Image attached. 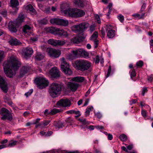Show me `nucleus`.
<instances>
[{
  "mask_svg": "<svg viewBox=\"0 0 153 153\" xmlns=\"http://www.w3.org/2000/svg\"><path fill=\"white\" fill-rule=\"evenodd\" d=\"M18 24L15 21L9 22L8 25L9 30L12 32H16L17 31L16 27Z\"/></svg>",
  "mask_w": 153,
  "mask_h": 153,
  "instance_id": "nucleus-16",
  "label": "nucleus"
},
{
  "mask_svg": "<svg viewBox=\"0 0 153 153\" xmlns=\"http://www.w3.org/2000/svg\"><path fill=\"white\" fill-rule=\"evenodd\" d=\"M44 57V55L42 54L41 53L38 52L36 53L34 58L36 60L39 61L42 59Z\"/></svg>",
  "mask_w": 153,
  "mask_h": 153,
  "instance_id": "nucleus-27",
  "label": "nucleus"
},
{
  "mask_svg": "<svg viewBox=\"0 0 153 153\" xmlns=\"http://www.w3.org/2000/svg\"><path fill=\"white\" fill-rule=\"evenodd\" d=\"M133 145L132 144H131L127 146L126 148L127 149L131 150L133 148Z\"/></svg>",
  "mask_w": 153,
  "mask_h": 153,
  "instance_id": "nucleus-55",
  "label": "nucleus"
},
{
  "mask_svg": "<svg viewBox=\"0 0 153 153\" xmlns=\"http://www.w3.org/2000/svg\"><path fill=\"white\" fill-rule=\"evenodd\" d=\"M34 83L40 89L45 88L48 85V80L42 76L36 77L35 79Z\"/></svg>",
  "mask_w": 153,
  "mask_h": 153,
  "instance_id": "nucleus-4",
  "label": "nucleus"
},
{
  "mask_svg": "<svg viewBox=\"0 0 153 153\" xmlns=\"http://www.w3.org/2000/svg\"><path fill=\"white\" fill-rule=\"evenodd\" d=\"M9 44L11 45L17 46L21 45V42L16 38H11L9 41Z\"/></svg>",
  "mask_w": 153,
  "mask_h": 153,
  "instance_id": "nucleus-19",
  "label": "nucleus"
},
{
  "mask_svg": "<svg viewBox=\"0 0 153 153\" xmlns=\"http://www.w3.org/2000/svg\"><path fill=\"white\" fill-rule=\"evenodd\" d=\"M136 75V74L134 69H133L132 70L130 74L131 78L133 79V78L135 77Z\"/></svg>",
  "mask_w": 153,
  "mask_h": 153,
  "instance_id": "nucleus-42",
  "label": "nucleus"
},
{
  "mask_svg": "<svg viewBox=\"0 0 153 153\" xmlns=\"http://www.w3.org/2000/svg\"><path fill=\"white\" fill-rule=\"evenodd\" d=\"M11 6L12 7H16L19 5V1L18 0H10Z\"/></svg>",
  "mask_w": 153,
  "mask_h": 153,
  "instance_id": "nucleus-31",
  "label": "nucleus"
},
{
  "mask_svg": "<svg viewBox=\"0 0 153 153\" xmlns=\"http://www.w3.org/2000/svg\"><path fill=\"white\" fill-rule=\"evenodd\" d=\"M95 28V26L94 25H91L89 27V31L91 33L93 32Z\"/></svg>",
  "mask_w": 153,
  "mask_h": 153,
  "instance_id": "nucleus-45",
  "label": "nucleus"
},
{
  "mask_svg": "<svg viewBox=\"0 0 153 153\" xmlns=\"http://www.w3.org/2000/svg\"><path fill=\"white\" fill-rule=\"evenodd\" d=\"M148 90L145 87L143 88L142 90V94L143 96H144L145 92H147Z\"/></svg>",
  "mask_w": 153,
  "mask_h": 153,
  "instance_id": "nucleus-54",
  "label": "nucleus"
},
{
  "mask_svg": "<svg viewBox=\"0 0 153 153\" xmlns=\"http://www.w3.org/2000/svg\"><path fill=\"white\" fill-rule=\"evenodd\" d=\"M133 16L136 18H138V19H141L140 18V15L138 14H133Z\"/></svg>",
  "mask_w": 153,
  "mask_h": 153,
  "instance_id": "nucleus-58",
  "label": "nucleus"
},
{
  "mask_svg": "<svg viewBox=\"0 0 153 153\" xmlns=\"http://www.w3.org/2000/svg\"><path fill=\"white\" fill-rule=\"evenodd\" d=\"M112 10V9H109L108 10V13L106 15V16H107V18L108 19L109 18V16L111 13Z\"/></svg>",
  "mask_w": 153,
  "mask_h": 153,
  "instance_id": "nucleus-62",
  "label": "nucleus"
},
{
  "mask_svg": "<svg viewBox=\"0 0 153 153\" xmlns=\"http://www.w3.org/2000/svg\"><path fill=\"white\" fill-rule=\"evenodd\" d=\"M23 31L25 35L27 34L28 35H30L31 34V27L28 25H25L23 27Z\"/></svg>",
  "mask_w": 153,
  "mask_h": 153,
  "instance_id": "nucleus-21",
  "label": "nucleus"
},
{
  "mask_svg": "<svg viewBox=\"0 0 153 153\" xmlns=\"http://www.w3.org/2000/svg\"><path fill=\"white\" fill-rule=\"evenodd\" d=\"M111 71V66L109 65V66L108 69V71L107 74L106 76V78L108 77L110 75Z\"/></svg>",
  "mask_w": 153,
  "mask_h": 153,
  "instance_id": "nucleus-51",
  "label": "nucleus"
},
{
  "mask_svg": "<svg viewBox=\"0 0 153 153\" xmlns=\"http://www.w3.org/2000/svg\"><path fill=\"white\" fill-rule=\"evenodd\" d=\"M61 54V51L53 48H48V54L52 58H56L59 57Z\"/></svg>",
  "mask_w": 153,
  "mask_h": 153,
  "instance_id": "nucleus-13",
  "label": "nucleus"
},
{
  "mask_svg": "<svg viewBox=\"0 0 153 153\" xmlns=\"http://www.w3.org/2000/svg\"><path fill=\"white\" fill-rule=\"evenodd\" d=\"M30 69V68L29 67L24 66L21 68L20 75L21 76H22L25 74L27 73L29 71Z\"/></svg>",
  "mask_w": 153,
  "mask_h": 153,
  "instance_id": "nucleus-22",
  "label": "nucleus"
},
{
  "mask_svg": "<svg viewBox=\"0 0 153 153\" xmlns=\"http://www.w3.org/2000/svg\"><path fill=\"white\" fill-rule=\"evenodd\" d=\"M143 65V62L142 61L140 60L137 62L136 65L137 67H141Z\"/></svg>",
  "mask_w": 153,
  "mask_h": 153,
  "instance_id": "nucleus-41",
  "label": "nucleus"
},
{
  "mask_svg": "<svg viewBox=\"0 0 153 153\" xmlns=\"http://www.w3.org/2000/svg\"><path fill=\"white\" fill-rule=\"evenodd\" d=\"M24 18V15L22 14H20L19 15L17 19L15 22L19 24L23 22Z\"/></svg>",
  "mask_w": 153,
  "mask_h": 153,
  "instance_id": "nucleus-28",
  "label": "nucleus"
},
{
  "mask_svg": "<svg viewBox=\"0 0 153 153\" xmlns=\"http://www.w3.org/2000/svg\"><path fill=\"white\" fill-rule=\"evenodd\" d=\"M50 75L53 78H57L59 77L60 74L59 71L56 67L52 68L50 71Z\"/></svg>",
  "mask_w": 153,
  "mask_h": 153,
  "instance_id": "nucleus-15",
  "label": "nucleus"
},
{
  "mask_svg": "<svg viewBox=\"0 0 153 153\" xmlns=\"http://www.w3.org/2000/svg\"><path fill=\"white\" fill-rule=\"evenodd\" d=\"M75 4L80 7H83L84 6L83 1L82 0L75 1L74 2Z\"/></svg>",
  "mask_w": 153,
  "mask_h": 153,
  "instance_id": "nucleus-32",
  "label": "nucleus"
},
{
  "mask_svg": "<svg viewBox=\"0 0 153 153\" xmlns=\"http://www.w3.org/2000/svg\"><path fill=\"white\" fill-rule=\"evenodd\" d=\"M59 28L54 27H48V33H51L54 35H57Z\"/></svg>",
  "mask_w": 153,
  "mask_h": 153,
  "instance_id": "nucleus-23",
  "label": "nucleus"
},
{
  "mask_svg": "<svg viewBox=\"0 0 153 153\" xmlns=\"http://www.w3.org/2000/svg\"><path fill=\"white\" fill-rule=\"evenodd\" d=\"M63 123L62 122H59L57 125L56 126V127L58 128V129L60 128H62V127L64 126Z\"/></svg>",
  "mask_w": 153,
  "mask_h": 153,
  "instance_id": "nucleus-46",
  "label": "nucleus"
},
{
  "mask_svg": "<svg viewBox=\"0 0 153 153\" xmlns=\"http://www.w3.org/2000/svg\"><path fill=\"white\" fill-rule=\"evenodd\" d=\"M84 80V77L81 76L74 77L71 79L72 81L78 82H82Z\"/></svg>",
  "mask_w": 153,
  "mask_h": 153,
  "instance_id": "nucleus-25",
  "label": "nucleus"
},
{
  "mask_svg": "<svg viewBox=\"0 0 153 153\" xmlns=\"http://www.w3.org/2000/svg\"><path fill=\"white\" fill-rule=\"evenodd\" d=\"M93 41L94 42V47L95 48H96L97 47L98 45V40H95Z\"/></svg>",
  "mask_w": 153,
  "mask_h": 153,
  "instance_id": "nucleus-52",
  "label": "nucleus"
},
{
  "mask_svg": "<svg viewBox=\"0 0 153 153\" xmlns=\"http://www.w3.org/2000/svg\"><path fill=\"white\" fill-rule=\"evenodd\" d=\"M93 109V107L92 106L87 107L86 109L85 112V115L86 116H88L89 115L91 111H92Z\"/></svg>",
  "mask_w": 153,
  "mask_h": 153,
  "instance_id": "nucleus-34",
  "label": "nucleus"
},
{
  "mask_svg": "<svg viewBox=\"0 0 153 153\" xmlns=\"http://www.w3.org/2000/svg\"><path fill=\"white\" fill-rule=\"evenodd\" d=\"M68 57L69 59H73L77 57L75 56L74 55L73 53L72 54L70 53L68 55Z\"/></svg>",
  "mask_w": 153,
  "mask_h": 153,
  "instance_id": "nucleus-47",
  "label": "nucleus"
},
{
  "mask_svg": "<svg viewBox=\"0 0 153 153\" xmlns=\"http://www.w3.org/2000/svg\"><path fill=\"white\" fill-rule=\"evenodd\" d=\"M61 62V68L62 71L66 75H70L72 74V72L70 68L69 63L66 62L64 58L60 59Z\"/></svg>",
  "mask_w": 153,
  "mask_h": 153,
  "instance_id": "nucleus-5",
  "label": "nucleus"
},
{
  "mask_svg": "<svg viewBox=\"0 0 153 153\" xmlns=\"http://www.w3.org/2000/svg\"><path fill=\"white\" fill-rule=\"evenodd\" d=\"M30 40L31 42H36L37 40V38L36 37H31Z\"/></svg>",
  "mask_w": 153,
  "mask_h": 153,
  "instance_id": "nucleus-60",
  "label": "nucleus"
},
{
  "mask_svg": "<svg viewBox=\"0 0 153 153\" xmlns=\"http://www.w3.org/2000/svg\"><path fill=\"white\" fill-rule=\"evenodd\" d=\"M98 36V33L97 32L95 31L91 37L90 39L92 40H97V38Z\"/></svg>",
  "mask_w": 153,
  "mask_h": 153,
  "instance_id": "nucleus-35",
  "label": "nucleus"
},
{
  "mask_svg": "<svg viewBox=\"0 0 153 153\" xmlns=\"http://www.w3.org/2000/svg\"><path fill=\"white\" fill-rule=\"evenodd\" d=\"M72 9L70 8L69 5L66 3H62L60 6L61 12L69 16V14L71 13L70 11Z\"/></svg>",
  "mask_w": 153,
  "mask_h": 153,
  "instance_id": "nucleus-11",
  "label": "nucleus"
},
{
  "mask_svg": "<svg viewBox=\"0 0 153 153\" xmlns=\"http://www.w3.org/2000/svg\"><path fill=\"white\" fill-rule=\"evenodd\" d=\"M77 69L82 71L88 70L91 67V63L87 60H78L75 62Z\"/></svg>",
  "mask_w": 153,
  "mask_h": 153,
  "instance_id": "nucleus-3",
  "label": "nucleus"
},
{
  "mask_svg": "<svg viewBox=\"0 0 153 153\" xmlns=\"http://www.w3.org/2000/svg\"><path fill=\"white\" fill-rule=\"evenodd\" d=\"M78 86V84L71 82H68L67 84L68 88L73 92L75 91L76 90Z\"/></svg>",
  "mask_w": 153,
  "mask_h": 153,
  "instance_id": "nucleus-18",
  "label": "nucleus"
},
{
  "mask_svg": "<svg viewBox=\"0 0 153 153\" xmlns=\"http://www.w3.org/2000/svg\"><path fill=\"white\" fill-rule=\"evenodd\" d=\"M69 23L68 20L62 19H60L59 25L60 26H67Z\"/></svg>",
  "mask_w": 153,
  "mask_h": 153,
  "instance_id": "nucleus-26",
  "label": "nucleus"
},
{
  "mask_svg": "<svg viewBox=\"0 0 153 153\" xmlns=\"http://www.w3.org/2000/svg\"><path fill=\"white\" fill-rule=\"evenodd\" d=\"M96 115L98 118L99 119L100 118L102 117V114L100 112L97 113L96 114Z\"/></svg>",
  "mask_w": 153,
  "mask_h": 153,
  "instance_id": "nucleus-59",
  "label": "nucleus"
},
{
  "mask_svg": "<svg viewBox=\"0 0 153 153\" xmlns=\"http://www.w3.org/2000/svg\"><path fill=\"white\" fill-rule=\"evenodd\" d=\"M0 113L2 116L1 119L3 120L7 119L11 120L13 119L12 115L10 112L5 108H3L0 111Z\"/></svg>",
  "mask_w": 153,
  "mask_h": 153,
  "instance_id": "nucleus-7",
  "label": "nucleus"
},
{
  "mask_svg": "<svg viewBox=\"0 0 153 153\" xmlns=\"http://www.w3.org/2000/svg\"><path fill=\"white\" fill-rule=\"evenodd\" d=\"M75 56L78 57L79 56H83L84 57H88L89 56L88 53L82 49L79 48L72 51Z\"/></svg>",
  "mask_w": 153,
  "mask_h": 153,
  "instance_id": "nucleus-9",
  "label": "nucleus"
},
{
  "mask_svg": "<svg viewBox=\"0 0 153 153\" xmlns=\"http://www.w3.org/2000/svg\"><path fill=\"white\" fill-rule=\"evenodd\" d=\"M66 121L69 123H72L74 122L73 120L71 118H68L66 120Z\"/></svg>",
  "mask_w": 153,
  "mask_h": 153,
  "instance_id": "nucleus-53",
  "label": "nucleus"
},
{
  "mask_svg": "<svg viewBox=\"0 0 153 153\" xmlns=\"http://www.w3.org/2000/svg\"><path fill=\"white\" fill-rule=\"evenodd\" d=\"M108 139L109 140H111L113 138L112 135L111 134H108Z\"/></svg>",
  "mask_w": 153,
  "mask_h": 153,
  "instance_id": "nucleus-64",
  "label": "nucleus"
},
{
  "mask_svg": "<svg viewBox=\"0 0 153 153\" xmlns=\"http://www.w3.org/2000/svg\"><path fill=\"white\" fill-rule=\"evenodd\" d=\"M69 17H79L83 16L85 14L84 11L78 9H72L70 11Z\"/></svg>",
  "mask_w": 153,
  "mask_h": 153,
  "instance_id": "nucleus-8",
  "label": "nucleus"
},
{
  "mask_svg": "<svg viewBox=\"0 0 153 153\" xmlns=\"http://www.w3.org/2000/svg\"><path fill=\"white\" fill-rule=\"evenodd\" d=\"M4 53V51H0V63H1L5 57Z\"/></svg>",
  "mask_w": 153,
  "mask_h": 153,
  "instance_id": "nucleus-39",
  "label": "nucleus"
},
{
  "mask_svg": "<svg viewBox=\"0 0 153 153\" xmlns=\"http://www.w3.org/2000/svg\"><path fill=\"white\" fill-rule=\"evenodd\" d=\"M88 23L83 22L78 25H74L71 27L72 30L75 33L83 32L89 26Z\"/></svg>",
  "mask_w": 153,
  "mask_h": 153,
  "instance_id": "nucleus-6",
  "label": "nucleus"
},
{
  "mask_svg": "<svg viewBox=\"0 0 153 153\" xmlns=\"http://www.w3.org/2000/svg\"><path fill=\"white\" fill-rule=\"evenodd\" d=\"M17 142L16 141H11L9 142L8 146L10 147L14 146L16 144Z\"/></svg>",
  "mask_w": 153,
  "mask_h": 153,
  "instance_id": "nucleus-43",
  "label": "nucleus"
},
{
  "mask_svg": "<svg viewBox=\"0 0 153 153\" xmlns=\"http://www.w3.org/2000/svg\"><path fill=\"white\" fill-rule=\"evenodd\" d=\"M153 79V75H151L150 76H148V80L149 82H151Z\"/></svg>",
  "mask_w": 153,
  "mask_h": 153,
  "instance_id": "nucleus-57",
  "label": "nucleus"
},
{
  "mask_svg": "<svg viewBox=\"0 0 153 153\" xmlns=\"http://www.w3.org/2000/svg\"><path fill=\"white\" fill-rule=\"evenodd\" d=\"M20 62L15 56L12 55L3 64L4 70L7 76L9 78L13 77L16 74V71L19 67Z\"/></svg>",
  "mask_w": 153,
  "mask_h": 153,
  "instance_id": "nucleus-1",
  "label": "nucleus"
},
{
  "mask_svg": "<svg viewBox=\"0 0 153 153\" xmlns=\"http://www.w3.org/2000/svg\"><path fill=\"white\" fill-rule=\"evenodd\" d=\"M56 105L57 106L65 107L70 106L71 105V102L68 99H62L58 101Z\"/></svg>",
  "mask_w": 153,
  "mask_h": 153,
  "instance_id": "nucleus-14",
  "label": "nucleus"
},
{
  "mask_svg": "<svg viewBox=\"0 0 153 153\" xmlns=\"http://www.w3.org/2000/svg\"><path fill=\"white\" fill-rule=\"evenodd\" d=\"M24 7L26 10L29 11L32 15H35L36 14V11L32 5L29 4L26 6H25Z\"/></svg>",
  "mask_w": 153,
  "mask_h": 153,
  "instance_id": "nucleus-20",
  "label": "nucleus"
},
{
  "mask_svg": "<svg viewBox=\"0 0 153 153\" xmlns=\"http://www.w3.org/2000/svg\"><path fill=\"white\" fill-rule=\"evenodd\" d=\"M117 18L121 22H122L124 20V17L123 16L120 15L117 16Z\"/></svg>",
  "mask_w": 153,
  "mask_h": 153,
  "instance_id": "nucleus-50",
  "label": "nucleus"
},
{
  "mask_svg": "<svg viewBox=\"0 0 153 153\" xmlns=\"http://www.w3.org/2000/svg\"><path fill=\"white\" fill-rule=\"evenodd\" d=\"M78 120L83 125H88L89 124L88 122L85 119L79 118Z\"/></svg>",
  "mask_w": 153,
  "mask_h": 153,
  "instance_id": "nucleus-36",
  "label": "nucleus"
},
{
  "mask_svg": "<svg viewBox=\"0 0 153 153\" xmlns=\"http://www.w3.org/2000/svg\"><path fill=\"white\" fill-rule=\"evenodd\" d=\"M48 22L47 19L45 18L41 20L39 22V23L41 25H46L47 24Z\"/></svg>",
  "mask_w": 153,
  "mask_h": 153,
  "instance_id": "nucleus-40",
  "label": "nucleus"
},
{
  "mask_svg": "<svg viewBox=\"0 0 153 153\" xmlns=\"http://www.w3.org/2000/svg\"><path fill=\"white\" fill-rule=\"evenodd\" d=\"M100 58L98 56H97L96 57V59L95 61V63H98L99 62Z\"/></svg>",
  "mask_w": 153,
  "mask_h": 153,
  "instance_id": "nucleus-63",
  "label": "nucleus"
},
{
  "mask_svg": "<svg viewBox=\"0 0 153 153\" xmlns=\"http://www.w3.org/2000/svg\"><path fill=\"white\" fill-rule=\"evenodd\" d=\"M58 112L57 111L56 109H53L50 112L48 113V114L50 115L56 114Z\"/></svg>",
  "mask_w": 153,
  "mask_h": 153,
  "instance_id": "nucleus-49",
  "label": "nucleus"
},
{
  "mask_svg": "<svg viewBox=\"0 0 153 153\" xmlns=\"http://www.w3.org/2000/svg\"><path fill=\"white\" fill-rule=\"evenodd\" d=\"M0 88L3 91L7 93L8 91V88L7 83L3 78L0 76Z\"/></svg>",
  "mask_w": 153,
  "mask_h": 153,
  "instance_id": "nucleus-17",
  "label": "nucleus"
},
{
  "mask_svg": "<svg viewBox=\"0 0 153 153\" xmlns=\"http://www.w3.org/2000/svg\"><path fill=\"white\" fill-rule=\"evenodd\" d=\"M59 18H52L50 19V22L53 25H59Z\"/></svg>",
  "mask_w": 153,
  "mask_h": 153,
  "instance_id": "nucleus-29",
  "label": "nucleus"
},
{
  "mask_svg": "<svg viewBox=\"0 0 153 153\" xmlns=\"http://www.w3.org/2000/svg\"><path fill=\"white\" fill-rule=\"evenodd\" d=\"M66 42V41L64 40H57V46H62L65 45Z\"/></svg>",
  "mask_w": 153,
  "mask_h": 153,
  "instance_id": "nucleus-37",
  "label": "nucleus"
},
{
  "mask_svg": "<svg viewBox=\"0 0 153 153\" xmlns=\"http://www.w3.org/2000/svg\"><path fill=\"white\" fill-rule=\"evenodd\" d=\"M58 32L57 35L59 36H63L65 37L66 38L68 36L69 33L68 31H65L63 29L60 30L59 29V31Z\"/></svg>",
  "mask_w": 153,
  "mask_h": 153,
  "instance_id": "nucleus-24",
  "label": "nucleus"
},
{
  "mask_svg": "<svg viewBox=\"0 0 153 153\" xmlns=\"http://www.w3.org/2000/svg\"><path fill=\"white\" fill-rule=\"evenodd\" d=\"M33 51L32 48L30 47H27L23 48L22 50V55L26 59L30 57L33 53Z\"/></svg>",
  "mask_w": 153,
  "mask_h": 153,
  "instance_id": "nucleus-12",
  "label": "nucleus"
},
{
  "mask_svg": "<svg viewBox=\"0 0 153 153\" xmlns=\"http://www.w3.org/2000/svg\"><path fill=\"white\" fill-rule=\"evenodd\" d=\"M48 44L53 46H57V40L53 39H50L48 40Z\"/></svg>",
  "mask_w": 153,
  "mask_h": 153,
  "instance_id": "nucleus-33",
  "label": "nucleus"
},
{
  "mask_svg": "<svg viewBox=\"0 0 153 153\" xmlns=\"http://www.w3.org/2000/svg\"><path fill=\"white\" fill-rule=\"evenodd\" d=\"M49 93L53 98H55L61 92L62 87L57 83H52L50 86Z\"/></svg>",
  "mask_w": 153,
  "mask_h": 153,
  "instance_id": "nucleus-2",
  "label": "nucleus"
},
{
  "mask_svg": "<svg viewBox=\"0 0 153 153\" xmlns=\"http://www.w3.org/2000/svg\"><path fill=\"white\" fill-rule=\"evenodd\" d=\"M1 14L4 17H6L7 16V12L6 11H2L1 12Z\"/></svg>",
  "mask_w": 153,
  "mask_h": 153,
  "instance_id": "nucleus-61",
  "label": "nucleus"
},
{
  "mask_svg": "<svg viewBox=\"0 0 153 153\" xmlns=\"http://www.w3.org/2000/svg\"><path fill=\"white\" fill-rule=\"evenodd\" d=\"M119 138L122 141H125L127 140V138L126 135L122 134L119 136Z\"/></svg>",
  "mask_w": 153,
  "mask_h": 153,
  "instance_id": "nucleus-38",
  "label": "nucleus"
},
{
  "mask_svg": "<svg viewBox=\"0 0 153 153\" xmlns=\"http://www.w3.org/2000/svg\"><path fill=\"white\" fill-rule=\"evenodd\" d=\"M81 37L76 36L72 38L71 39V42L74 43H78L80 42L81 41Z\"/></svg>",
  "mask_w": 153,
  "mask_h": 153,
  "instance_id": "nucleus-30",
  "label": "nucleus"
},
{
  "mask_svg": "<svg viewBox=\"0 0 153 153\" xmlns=\"http://www.w3.org/2000/svg\"><path fill=\"white\" fill-rule=\"evenodd\" d=\"M141 113L142 115L144 117V118H145L147 117V112L145 110L142 109Z\"/></svg>",
  "mask_w": 153,
  "mask_h": 153,
  "instance_id": "nucleus-44",
  "label": "nucleus"
},
{
  "mask_svg": "<svg viewBox=\"0 0 153 153\" xmlns=\"http://www.w3.org/2000/svg\"><path fill=\"white\" fill-rule=\"evenodd\" d=\"M74 114H77V117H79L81 115L80 112L79 111H76L74 110Z\"/></svg>",
  "mask_w": 153,
  "mask_h": 153,
  "instance_id": "nucleus-56",
  "label": "nucleus"
},
{
  "mask_svg": "<svg viewBox=\"0 0 153 153\" xmlns=\"http://www.w3.org/2000/svg\"><path fill=\"white\" fill-rule=\"evenodd\" d=\"M33 89H30L28 91L25 93V95L26 96V97H28V96L30 95L33 93Z\"/></svg>",
  "mask_w": 153,
  "mask_h": 153,
  "instance_id": "nucleus-48",
  "label": "nucleus"
},
{
  "mask_svg": "<svg viewBox=\"0 0 153 153\" xmlns=\"http://www.w3.org/2000/svg\"><path fill=\"white\" fill-rule=\"evenodd\" d=\"M106 31L107 37L110 39L113 38L115 35V31L113 30V27L109 24L106 25L105 26Z\"/></svg>",
  "mask_w": 153,
  "mask_h": 153,
  "instance_id": "nucleus-10",
  "label": "nucleus"
}]
</instances>
